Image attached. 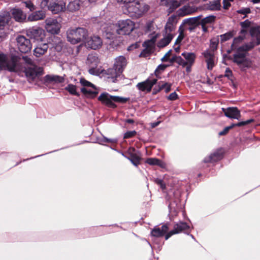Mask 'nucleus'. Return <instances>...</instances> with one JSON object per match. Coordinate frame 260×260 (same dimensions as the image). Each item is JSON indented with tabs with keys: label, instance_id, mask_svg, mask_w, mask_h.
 Wrapping results in <instances>:
<instances>
[{
	"label": "nucleus",
	"instance_id": "nucleus-1",
	"mask_svg": "<svg viewBox=\"0 0 260 260\" xmlns=\"http://www.w3.org/2000/svg\"><path fill=\"white\" fill-rule=\"evenodd\" d=\"M22 59L24 64L20 62V57L15 55L7 56L0 52V69L17 73L24 72L28 80L31 82L42 71V69L36 66L34 61L27 56H23Z\"/></svg>",
	"mask_w": 260,
	"mask_h": 260
},
{
	"label": "nucleus",
	"instance_id": "nucleus-2",
	"mask_svg": "<svg viewBox=\"0 0 260 260\" xmlns=\"http://www.w3.org/2000/svg\"><path fill=\"white\" fill-rule=\"evenodd\" d=\"M250 35L252 38L251 41L239 47L237 52L234 55L233 61L238 66L247 58L246 52L251 50L255 46L260 44V30L258 27H251L250 29Z\"/></svg>",
	"mask_w": 260,
	"mask_h": 260
},
{
	"label": "nucleus",
	"instance_id": "nucleus-3",
	"mask_svg": "<svg viewBox=\"0 0 260 260\" xmlns=\"http://www.w3.org/2000/svg\"><path fill=\"white\" fill-rule=\"evenodd\" d=\"M149 7L148 5L139 1H132L122 6L124 14L129 17L138 18L147 12Z\"/></svg>",
	"mask_w": 260,
	"mask_h": 260
},
{
	"label": "nucleus",
	"instance_id": "nucleus-4",
	"mask_svg": "<svg viewBox=\"0 0 260 260\" xmlns=\"http://www.w3.org/2000/svg\"><path fill=\"white\" fill-rule=\"evenodd\" d=\"M181 55L183 58L180 56H173L171 59V62H176L179 66L186 68V71L189 73L194 63L197 56L194 53L188 52H183Z\"/></svg>",
	"mask_w": 260,
	"mask_h": 260
},
{
	"label": "nucleus",
	"instance_id": "nucleus-5",
	"mask_svg": "<svg viewBox=\"0 0 260 260\" xmlns=\"http://www.w3.org/2000/svg\"><path fill=\"white\" fill-rule=\"evenodd\" d=\"M67 40L71 44H76L85 42L88 36V31L83 27L69 29L67 31Z\"/></svg>",
	"mask_w": 260,
	"mask_h": 260
},
{
	"label": "nucleus",
	"instance_id": "nucleus-6",
	"mask_svg": "<svg viewBox=\"0 0 260 260\" xmlns=\"http://www.w3.org/2000/svg\"><path fill=\"white\" fill-rule=\"evenodd\" d=\"M116 26L117 27V34L125 35H129L134 30L135 23L131 20L127 19L118 21Z\"/></svg>",
	"mask_w": 260,
	"mask_h": 260
},
{
	"label": "nucleus",
	"instance_id": "nucleus-7",
	"mask_svg": "<svg viewBox=\"0 0 260 260\" xmlns=\"http://www.w3.org/2000/svg\"><path fill=\"white\" fill-rule=\"evenodd\" d=\"M80 82L83 86L81 89V91L87 98H94L99 93L98 89L90 82L84 78L80 79Z\"/></svg>",
	"mask_w": 260,
	"mask_h": 260
},
{
	"label": "nucleus",
	"instance_id": "nucleus-8",
	"mask_svg": "<svg viewBox=\"0 0 260 260\" xmlns=\"http://www.w3.org/2000/svg\"><path fill=\"white\" fill-rule=\"evenodd\" d=\"M42 7H47L48 9L54 13L61 11L65 8V4L58 0H43L41 2Z\"/></svg>",
	"mask_w": 260,
	"mask_h": 260
},
{
	"label": "nucleus",
	"instance_id": "nucleus-9",
	"mask_svg": "<svg viewBox=\"0 0 260 260\" xmlns=\"http://www.w3.org/2000/svg\"><path fill=\"white\" fill-rule=\"evenodd\" d=\"M26 35L36 41L42 42L45 38L44 30L39 27H32L26 30Z\"/></svg>",
	"mask_w": 260,
	"mask_h": 260
},
{
	"label": "nucleus",
	"instance_id": "nucleus-10",
	"mask_svg": "<svg viewBox=\"0 0 260 260\" xmlns=\"http://www.w3.org/2000/svg\"><path fill=\"white\" fill-rule=\"evenodd\" d=\"M45 28L52 34H57L60 31V24L54 18H48L45 20Z\"/></svg>",
	"mask_w": 260,
	"mask_h": 260
},
{
	"label": "nucleus",
	"instance_id": "nucleus-11",
	"mask_svg": "<svg viewBox=\"0 0 260 260\" xmlns=\"http://www.w3.org/2000/svg\"><path fill=\"white\" fill-rule=\"evenodd\" d=\"M17 46L19 51L23 53H26L31 50L32 45L29 39L23 36L17 38Z\"/></svg>",
	"mask_w": 260,
	"mask_h": 260
},
{
	"label": "nucleus",
	"instance_id": "nucleus-12",
	"mask_svg": "<svg viewBox=\"0 0 260 260\" xmlns=\"http://www.w3.org/2000/svg\"><path fill=\"white\" fill-rule=\"evenodd\" d=\"M114 96L111 95L107 92H103L98 97V100L101 103L109 108H115L117 105L114 103L113 101Z\"/></svg>",
	"mask_w": 260,
	"mask_h": 260
},
{
	"label": "nucleus",
	"instance_id": "nucleus-13",
	"mask_svg": "<svg viewBox=\"0 0 260 260\" xmlns=\"http://www.w3.org/2000/svg\"><path fill=\"white\" fill-rule=\"evenodd\" d=\"M86 46L91 49L96 50L101 48L103 45L102 39L98 35H93L85 41Z\"/></svg>",
	"mask_w": 260,
	"mask_h": 260
},
{
	"label": "nucleus",
	"instance_id": "nucleus-14",
	"mask_svg": "<svg viewBox=\"0 0 260 260\" xmlns=\"http://www.w3.org/2000/svg\"><path fill=\"white\" fill-rule=\"evenodd\" d=\"M189 228V226L185 222H179L174 224V229L165 235V239L168 240L171 236L174 234L179 233Z\"/></svg>",
	"mask_w": 260,
	"mask_h": 260
},
{
	"label": "nucleus",
	"instance_id": "nucleus-15",
	"mask_svg": "<svg viewBox=\"0 0 260 260\" xmlns=\"http://www.w3.org/2000/svg\"><path fill=\"white\" fill-rule=\"evenodd\" d=\"M157 79L152 80L147 79L144 82H140L137 84L136 87L142 91L149 92L151 91L152 86L156 83Z\"/></svg>",
	"mask_w": 260,
	"mask_h": 260
},
{
	"label": "nucleus",
	"instance_id": "nucleus-16",
	"mask_svg": "<svg viewBox=\"0 0 260 260\" xmlns=\"http://www.w3.org/2000/svg\"><path fill=\"white\" fill-rule=\"evenodd\" d=\"M207 63V68L208 70H212L215 64V57L211 50H206L203 53Z\"/></svg>",
	"mask_w": 260,
	"mask_h": 260
},
{
	"label": "nucleus",
	"instance_id": "nucleus-17",
	"mask_svg": "<svg viewBox=\"0 0 260 260\" xmlns=\"http://www.w3.org/2000/svg\"><path fill=\"white\" fill-rule=\"evenodd\" d=\"M177 17L175 16L170 17L165 26L164 32L171 34L174 36V31L176 27Z\"/></svg>",
	"mask_w": 260,
	"mask_h": 260
},
{
	"label": "nucleus",
	"instance_id": "nucleus-18",
	"mask_svg": "<svg viewBox=\"0 0 260 260\" xmlns=\"http://www.w3.org/2000/svg\"><path fill=\"white\" fill-rule=\"evenodd\" d=\"M122 73L114 66L112 68L108 69L105 71V75L109 82H115L117 78L120 76Z\"/></svg>",
	"mask_w": 260,
	"mask_h": 260
},
{
	"label": "nucleus",
	"instance_id": "nucleus-19",
	"mask_svg": "<svg viewBox=\"0 0 260 260\" xmlns=\"http://www.w3.org/2000/svg\"><path fill=\"white\" fill-rule=\"evenodd\" d=\"M222 111L224 115L230 118L239 120L241 117L240 111L236 107L222 108Z\"/></svg>",
	"mask_w": 260,
	"mask_h": 260
},
{
	"label": "nucleus",
	"instance_id": "nucleus-20",
	"mask_svg": "<svg viewBox=\"0 0 260 260\" xmlns=\"http://www.w3.org/2000/svg\"><path fill=\"white\" fill-rule=\"evenodd\" d=\"M201 16H199L197 17L187 18L183 20V23L185 24L188 25L189 26L188 29L191 31L197 26L199 25V20L201 19Z\"/></svg>",
	"mask_w": 260,
	"mask_h": 260
},
{
	"label": "nucleus",
	"instance_id": "nucleus-21",
	"mask_svg": "<svg viewBox=\"0 0 260 260\" xmlns=\"http://www.w3.org/2000/svg\"><path fill=\"white\" fill-rule=\"evenodd\" d=\"M48 45L47 43L39 44L34 50V54L36 57H40L44 55L48 50Z\"/></svg>",
	"mask_w": 260,
	"mask_h": 260
},
{
	"label": "nucleus",
	"instance_id": "nucleus-22",
	"mask_svg": "<svg viewBox=\"0 0 260 260\" xmlns=\"http://www.w3.org/2000/svg\"><path fill=\"white\" fill-rule=\"evenodd\" d=\"M126 64L127 61L125 57L123 56H120L115 59L114 67L120 71L121 73H122Z\"/></svg>",
	"mask_w": 260,
	"mask_h": 260
},
{
	"label": "nucleus",
	"instance_id": "nucleus-23",
	"mask_svg": "<svg viewBox=\"0 0 260 260\" xmlns=\"http://www.w3.org/2000/svg\"><path fill=\"white\" fill-rule=\"evenodd\" d=\"M253 121H254L253 119H250L247 120L245 121L239 122H238L235 124H233L229 126H227V127H225L223 131L219 132V135L220 136L225 135L228 133V132L229 131V130L230 129L233 128L235 126H242L247 125L248 124H249Z\"/></svg>",
	"mask_w": 260,
	"mask_h": 260
},
{
	"label": "nucleus",
	"instance_id": "nucleus-24",
	"mask_svg": "<svg viewBox=\"0 0 260 260\" xmlns=\"http://www.w3.org/2000/svg\"><path fill=\"white\" fill-rule=\"evenodd\" d=\"M169 227L167 224L163 225L161 228L155 227L151 231V235L155 237L163 236L168 231Z\"/></svg>",
	"mask_w": 260,
	"mask_h": 260
},
{
	"label": "nucleus",
	"instance_id": "nucleus-25",
	"mask_svg": "<svg viewBox=\"0 0 260 260\" xmlns=\"http://www.w3.org/2000/svg\"><path fill=\"white\" fill-rule=\"evenodd\" d=\"M174 36L171 34H166L164 32L163 38H162L157 44L159 48H164L167 46L171 42Z\"/></svg>",
	"mask_w": 260,
	"mask_h": 260
},
{
	"label": "nucleus",
	"instance_id": "nucleus-26",
	"mask_svg": "<svg viewBox=\"0 0 260 260\" xmlns=\"http://www.w3.org/2000/svg\"><path fill=\"white\" fill-rule=\"evenodd\" d=\"M135 149L134 148H130L128 152L129 154V157L128 159L132 162V163L135 166H138L140 164V157L136 153H135Z\"/></svg>",
	"mask_w": 260,
	"mask_h": 260
},
{
	"label": "nucleus",
	"instance_id": "nucleus-27",
	"mask_svg": "<svg viewBox=\"0 0 260 260\" xmlns=\"http://www.w3.org/2000/svg\"><path fill=\"white\" fill-rule=\"evenodd\" d=\"M45 12L43 10L36 11L28 16V20L30 21L42 20L45 18Z\"/></svg>",
	"mask_w": 260,
	"mask_h": 260
},
{
	"label": "nucleus",
	"instance_id": "nucleus-28",
	"mask_svg": "<svg viewBox=\"0 0 260 260\" xmlns=\"http://www.w3.org/2000/svg\"><path fill=\"white\" fill-rule=\"evenodd\" d=\"M104 35L107 39H112L114 38L115 35L116 33V29L114 24H110L106 28H104Z\"/></svg>",
	"mask_w": 260,
	"mask_h": 260
},
{
	"label": "nucleus",
	"instance_id": "nucleus-29",
	"mask_svg": "<svg viewBox=\"0 0 260 260\" xmlns=\"http://www.w3.org/2000/svg\"><path fill=\"white\" fill-rule=\"evenodd\" d=\"M196 11V9L188 5H185L177 11V14L179 16H184L189 15Z\"/></svg>",
	"mask_w": 260,
	"mask_h": 260
},
{
	"label": "nucleus",
	"instance_id": "nucleus-30",
	"mask_svg": "<svg viewBox=\"0 0 260 260\" xmlns=\"http://www.w3.org/2000/svg\"><path fill=\"white\" fill-rule=\"evenodd\" d=\"M99 62L100 60L96 54L91 53L88 55L86 63L89 67H97Z\"/></svg>",
	"mask_w": 260,
	"mask_h": 260
},
{
	"label": "nucleus",
	"instance_id": "nucleus-31",
	"mask_svg": "<svg viewBox=\"0 0 260 260\" xmlns=\"http://www.w3.org/2000/svg\"><path fill=\"white\" fill-rule=\"evenodd\" d=\"M246 35L247 30L245 29H241L239 36L235 38L233 40V43L232 45L233 48H236L238 44L245 39Z\"/></svg>",
	"mask_w": 260,
	"mask_h": 260
},
{
	"label": "nucleus",
	"instance_id": "nucleus-32",
	"mask_svg": "<svg viewBox=\"0 0 260 260\" xmlns=\"http://www.w3.org/2000/svg\"><path fill=\"white\" fill-rule=\"evenodd\" d=\"M246 35L247 30L245 29H241L239 36L235 38L233 40V43L232 45L233 48H236L238 44L245 39Z\"/></svg>",
	"mask_w": 260,
	"mask_h": 260
},
{
	"label": "nucleus",
	"instance_id": "nucleus-33",
	"mask_svg": "<svg viewBox=\"0 0 260 260\" xmlns=\"http://www.w3.org/2000/svg\"><path fill=\"white\" fill-rule=\"evenodd\" d=\"M161 5L169 6V12H172L176 8H177L180 3L177 1L172 0H161Z\"/></svg>",
	"mask_w": 260,
	"mask_h": 260
},
{
	"label": "nucleus",
	"instance_id": "nucleus-34",
	"mask_svg": "<svg viewBox=\"0 0 260 260\" xmlns=\"http://www.w3.org/2000/svg\"><path fill=\"white\" fill-rule=\"evenodd\" d=\"M12 14L14 18L17 21L22 22L26 19V15L19 9H13Z\"/></svg>",
	"mask_w": 260,
	"mask_h": 260
},
{
	"label": "nucleus",
	"instance_id": "nucleus-35",
	"mask_svg": "<svg viewBox=\"0 0 260 260\" xmlns=\"http://www.w3.org/2000/svg\"><path fill=\"white\" fill-rule=\"evenodd\" d=\"M221 158V154L217 152L211 154L208 157H206L204 161L205 162H214L220 160Z\"/></svg>",
	"mask_w": 260,
	"mask_h": 260
},
{
	"label": "nucleus",
	"instance_id": "nucleus-36",
	"mask_svg": "<svg viewBox=\"0 0 260 260\" xmlns=\"http://www.w3.org/2000/svg\"><path fill=\"white\" fill-rule=\"evenodd\" d=\"M146 162L150 165H157L161 168H164L165 166L162 161L156 158H148L146 159Z\"/></svg>",
	"mask_w": 260,
	"mask_h": 260
},
{
	"label": "nucleus",
	"instance_id": "nucleus-37",
	"mask_svg": "<svg viewBox=\"0 0 260 260\" xmlns=\"http://www.w3.org/2000/svg\"><path fill=\"white\" fill-rule=\"evenodd\" d=\"M221 0H214L210 2L208 4L209 8L213 11L219 10L221 8Z\"/></svg>",
	"mask_w": 260,
	"mask_h": 260
},
{
	"label": "nucleus",
	"instance_id": "nucleus-38",
	"mask_svg": "<svg viewBox=\"0 0 260 260\" xmlns=\"http://www.w3.org/2000/svg\"><path fill=\"white\" fill-rule=\"evenodd\" d=\"M80 3L77 1H74L69 3L67 6V9L70 12H75L80 8Z\"/></svg>",
	"mask_w": 260,
	"mask_h": 260
},
{
	"label": "nucleus",
	"instance_id": "nucleus-39",
	"mask_svg": "<svg viewBox=\"0 0 260 260\" xmlns=\"http://www.w3.org/2000/svg\"><path fill=\"white\" fill-rule=\"evenodd\" d=\"M10 19L9 15H0V29H4L5 27L8 24Z\"/></svg>",
	"mask_w": 260,
	"mask_h": 260
},
{
	"label": "nucleus",
	"instance_id": "nucleus-40",
	"mask_svg": "<svg viewBox=\"0 0 260 260\" xmlns=\"http://www.w3.org/2000/svg\"><path fill=\"white\" fill-rule=\"evenodd\" d=\"M252 62L248 58H246L243 62L239 65V68L242 71H245L247 69L250 68L252 67Z\"/></svg>",
	"mask_w": 260,
	"mask_h": 260
},
{
	"label": "nucleus",
	"instance_id": "nucleus-41",
	"mask_svg": "<svg viewBox=\"0 0 260 260\" xmlns=\"http://www.w3.org/2000/svg\"><path fill=\"white\" fill-rule=\"evenodd\" d=\"M65 89L70 94L74 95L79 96V93L77 91L76 86L73 84H70L65 87Z\"/></svg>",
	"mask_w": 260,
	"mask_h": 260
},
{
	"label": "nucleus",
	"instance_id": "nucleus-42",
	"mask_svg": "<svg viewBox=\"0 0 260 260\" xmlns=\"http://www.w3.org/2000/svg\"><path fill=\"white\" fill-rule=\"evenodd\" d=\"M215 19V17L214 16H207L202 20H199V24L206 25L207 24L211 23L214 22Z\"/></svg>",
	"mask_w": 260,
	"mask_h": 260
},
{
	"label": "nucleus",
	"instance_id": "nucleus-43",
	"mask_svg": "<svg viewBox=\"0 0 260 260\" xmlns=\"http://www.w3.org/2000/svg\"><path fill=\"white\" fill-rule=\"evenodd\" d=\"M158 86L159 90L164 89L166 92H168L171 90V84L167 82H160L158 83Z\"/></svg>",
	"mask_w": 260,
	"mask_h": 260
},
{
	"label": "nucleus",
	"instance_id": "nucleus-44",
	"mask_svg": "<svg viewBox=\"0 0 260 260\" xmlns=\"http://www.w3.org/2000/svg\"><path fill=\"white\" fill-rule=\"evenodd\" d=\"M47 78L50 81H54L56 83H62L64 81L63 77L58 76H47Z\"/></svg>",
	"mask_w": 260,
	"mask_h": 260
},
{
	"label": "nucleus",
	"instance_id": "nucleus-45",
	"mask_svg": "<svg viewBox=\"0 0 260 260\" xmlns=\"http://www.w3.org/2000/svg\"><path fill=\"white\" fill-rule=\"evenodd\" d=\"M218 44V41L216 40L215 39H212L210 42V49L209 50L214 52V51L217 49Z\"/></svg>",
	"mask_w": 260,
	"mask_h": 260
},
{
	"label": "nucleus",
	"instance_id": "nucleus-46",
	"mask_svg": "<svg viewBox=\"0 0 260 260\" xmlns=\"http://www.w3.org/2000/svg\"><path fill=\"white\" fill-rule=\"evenodd\" d=\"M129 100V98H122L118 96H114L113 101L114 102L125 103Z\"/></svg>",
	"mask_w": 260,
	"mask_h": 260
},
{
	"label": "nucleus",
	"instance_id": "nucleus-47",
	"mask_svg": "<svg viewBox=\"0 0 260 260\" xmlns=\"http://www.w3.org/2000/svg\"><path fill=\"white\" fill-rule=\"evenodd\" d=\"M166 68L167 66L165 64L159 65L155 71V75L157 77L158 76L159 74L166 69Z\"/></svg>",
	"mask_w": 260,
	"mask_h": 260
},
{
	"label": "nucleus",
	"instance_id": "nucleus-48",
	"mask_svg": "<svg viewBox=\"0 0 260 260\" xmlns=\"http://www.w3.org/2000/svg\"><path fill=\"white\" fill-rule=\"evenodd\" d=\"M220 37L221 41L224 42L231 39L233 37V34L231 32H229L223 35H220Z\"/></svg>",
	"mask_w": 260,
	"mask_h": 260
},
{
	"label": "nucleus",
	"instance_id": "nucleus-49",
	"mask_svg": "<svg viewBox=\"0 0 260 260\" xmlns=\"http://www.w3.org/2000/svg\"><path fill=\"white\" fill-rule=\"evenodd\" d=\"M250 22L248 20H246L245 21L243 22H241L240 23V25L241 26L242 29H245L247 30V32L248 31V28L250 26Z\"/></svg>",
	"mask_w": 260,
	"mask_h": 260
},
{
	"label": "nucleus",
	"instance_id": "nucleus-50",
	"mask_svg": "<svg viewBox=\"0 0 260 260\" xmlns=\"http://www.w3.org/2000/svg\"><path fill=\"white\" fill-rule=\"evenodd\" d=\"M237 12L238 14L246 15L247 14L250 13L251 10L249 8H242L241 9L238 10Z\"/></svg>",
	"mask_w": 260,
	"mask_h": 260
},
{
	"label": "nucleus",
	"instance_id": "nucleus-51",
	"mask_svg": "<svg viewBox=\"0 0 260 260\" xmlns=\"http://www.w3.org/2000/svg\"><path fill=\"white\" fill-rule=\"evenodd\" d=\"M136 134L137 132L135 131L127 132L124 134L123 138L128 139L130 138H132L134 136H135L136 135Z\"/></svg>",
	"mask_w": 260,
	"mask_h": 260
},
{
	"label": "nucleus",
	"instance_id": "nucleus-52",
	"mask_svg": "<svg viewBox=\"0 0 260 260\" xmlns=\"http://www.w3.org/2000/svg\"><path fill=\"white\" fill-rule=\"evenodd\" d=\"M234 0H223V8L224 9H228L231 6V2Z\"/></svg>",
	"mask_w": 260,
	"mask_h": 260
},
{
	"label": "nucleus",
	"instance_id": "nucleus-53",
	"mask_svg": "<svg viewBox=\"0 0 260 260\" xmlns=\"http://www.w3.org/2000/svg\"><path fill=\"white\" fill-rule=\"evenodd\" d=\"M154 181H155V183L160 185V186L162 189H165L166 188V185L164 183L162 180H161L160 179L157 178V179H155Z\"/></svg>",
	"mask_w": 260,
	"mask_h": 260
},
{
	"label": "nucleus",
	"instance_id": "nucleus-54",
	"mask_svg": "<svg viewBox=\"0 0 260 260\" xmlns=\"http://www.w3.org/2000/svg\"><path fill=\"white\" fill-rule=\"evenodd\" d=\"M157 35H155V36L153 37L152 38L147 42H145L144 45L146 47H148L149 44H150L151 45H153L156 41V39L157 38Z\"/></svg>",
	"mask_w": 260,
	"mask_h": 260
},
{
	"label": "nucleus",
	"instance_id": "nucleus-55",
	"mask_svg": "<svg viewBox=\"0 0 260 260\" xmlns=\"http://www.w3.org/2000/svg\"><path fill=\"white\" fill-rule=\"evenodd\" d=\"M25 4L26 7L28 8L30 11H33L35 10V6L31 1H27L25 2Z\"/></svg>",
	"mask_w": 260,
	"mask_h": 260
},
{
	"label": "nucleus",
	"instance_id": "nucleus-56",
	"mask_svg": "<svg viewBox=\"0 0 260 260\" xmlns=\"http://www.w3.org/2000/svg\"><path fill=\"white\" fill-rule=\"evenodd\" d=\"M168 99L171 101L176 100L178 99V95L176 92H172L169 95Z\"/></svg>",
	"mask_w": 260,
	"mask_h": 260
},
{
	"label": "nucleus",
	"instance_id": "nucleus-57",
	"mask_svg": "<svg viewBox=\"0 0 260 260\" xmlns=\"http://www.w3.org/2000/svg\"><path fill=\"white\" fill-rule=\"evenodd\" d=\"M232 75L233 74L232 71L229 68H226L225 71L224 76L230 79L232 77Z\"/></svg>",
	"mask_w": 260,
	"mask_h": 260
},
{
	"label": "nucleus",
	"instance_id": "nucleus-58",
	"mask_svg": "<svg viewBox=\"0 0 260 260\" xmlns=\"http://www.w3.org/2000/svg\"><path fill=\"white\" fill-rule=\"evenodd\" d=\"M171 52H172L171 50H170L169 51H168L166 53L165 56L162 58L161 60L162 61H168L169 60V58L170 57V56L171 55Z\"/></svg>",
	"mask_w": 260,
	"mask_h": 260
},
{
	"label": "nucleus",
	"instance_id": "nucleus-59",
	"mask_svg": "<svg viewBox=\"0 0 260 260\" xmlns=\"http://www.w3.org/2000/svg\"><path fill=\"white\" fill-rule=\"evenodd\" d=\"M184 38V35L182 32L180 33L179 35L178 36V38H177L176 41H175V45H177L179 44L183 39Z\"/></svg>",
	"mask_w": 260,
	"mask_h": 260
},
{
	"label": "nucleus",
	"instance_id": "nucleus-60",
	"mask_svg": "<svg viewBox=\"0 0 260 260\" xmlns=\"http://www.w3.org/2000/svg\"><path fill=\"white\" fill-rule=\"evenodd\" d=\"M117 140L115 139H110L104 137L103 140V142L105 143H116L117 142Z\"/></svg>",
	"mask_w": 260,
	"mask_h": 260
},
{
	"label": "nucleus",
	"instance_id": "nucleus-61",
	"mask_svg": "<svg viewBox=\"0 0 260 260\" xmlns=\"http://www.w3.org/2000/svg\"><path fill=\"white\" fill-rule=\"evenodd\" d=\"M132 1H134V0H117V3H123L124 5H125L126 3L131 2Z\"/></svg>",
	"mask_w": 260,
	"mask_h": 260
},
{
	"label": "nucleus",
	"instance_id": "nucleus-62",
	"mask_svg": "<svg viewBox=\"0 0 260 260\" xmlns=\"http://www.w3.org/2000/svg\"><path fill=\"white\" fill-rule=\"evenodd\" d=\"M90 68L89 69L88 72L90 74H95V69L96 67H90Z\"/></svg>",
	"mask_w": 260,
	"mask_h": 260
},
{
	"label": "nucleus",
	"instance_id": "nucleus-63",
	"mask_svg": "<svg viewBox=\"0 0 260 260\" xmlns=\"http://www.w3.org/2000/svg\"><path fill=\"white\" fill-rule=\"evenodd\" d=\"M199 25H201L202 28L204 32H206L208 31V27L206 26V25L199 24Z\"/></svg>",
	"mask_w": 260,
	"mask_h": 260
},
{
	"label": "nucleus",
	"instance_id": "nucleus-64",
	"mask_svg": "<svg viewBox=\"0 0 260 260\" xmlns=\"http://www.w3.org/2000/svg\"><path fill=\"white\" fill-rule=\"evenodd\" d=\"M137 48V44H133L128 47V50H132L134 48Z\"/></svg>",
	"mask_w": 260,
	"mask_h": 260
}]
</instances>
